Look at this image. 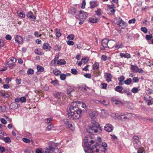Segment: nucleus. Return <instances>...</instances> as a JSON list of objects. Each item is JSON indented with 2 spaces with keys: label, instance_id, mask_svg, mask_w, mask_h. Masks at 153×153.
<instances>
[{
  "label": "nucleus",
  "instance_id": "9",
  "mask_svg": "<svg viewBox=\"0 0 153 153\" xmlns=\"http://www.w3.org/2000/svg\"><path fill=\"white\" fill-rule=\"evenodd\" d=\"M26 15L27 18L31 21H34L36 19V17L33 15V13L31 11L28 12L27 13Z\"/></svg>",
  "mask_w": 153,
  "mask_h": 153
},
{
  "label": "nucleus",
  "instance_id": "38",
  "mask_svg": "<svg viewBox=\"0 0 153 153\" xmlns=\"http://www.w3.org/2000/svg\"><path fill=\"white\" fill-rule=\"evenodd\" d=\"M34 52L36 54L38 55H41L42 54V53L38 49H36L34 51Z\"/></svg>",
  "mask_w": 153,
  "mask_h": 153
},
{
  "label": "nucleus",
  "instance_id": "8",
  "mask_svg": "<svg viewBox=\"0 0 153 153\" xmlns=\"http://www.w3.org/2000/svg\"><path fill=\"white\" fill-rule=\"evenodd\" d=\"M59 151V149H56L50 146L49 147L48 149H47L45 151V153H56L55 151Z\"/></svg>",
  "mask_w": 153,
  "mask_h": 153
},
{
  "label": "nucleus",
  "instance_id": "30",
  "mask_svg": "<svg viewBox=\"0 0 153 153\" xmlns=\"http://www.w3.org/2000/svg\"><path fill=\"white\" fill-rule=\"evenodd\" d=\"M56 36L59 38L61 35V34L59 30L58 29H56Z\"/></svg>",
  "mask_w": 153,
  "mask_h": 153
},
{
  "label": "nucleus",
  "instance_id": "36",
  "mask_svg": "<svg viewBox=\"0 0 153 153\" xmlns=\"http://www.w3.org/2000/svg\"><path fill=\"white\" fill-rule=\"evenodd\" d=\"M6 106H0V111L4 112L6 111Z\"/></svg>",
  "mask_w": 153,
  "mask_h": 153
},
{
  "label": "nucleus",
  "instance_id": "11",
  "mask_svg": "<svg viewBox=\"0 0 153 153\" xmlns=\"http://www.w3.org/2000/svg\"><path fill=\"white\" fill-rule=\"evenodd\" d=\"M112 77V75L110 73H105L104 74V78L108 82L111 81Z\"/></svg>",
  "mask_w": 153,
  "mask_h": 153
},
{
  "label": "nucleus",
  "instance_id": "26",
  "mask_svg": "<svg viewBox=\"0 0 153 153\" xmlns=\"http://www.w3.org/2000/svg\"><path fill=\"white\" fill-rule=\"evenodd\" d=\"M112 102L113 104H115L116 105H122L121 102L119 100H112Z\"/></svg>",
  "mask_w": 153,
  "mask_h": 153
},
{
  "label": "nucleus",
  "instance_id": "24",
  "mask_svg": "<svg viewBox=\"0 0 153 153\" xmlns=\"http://www.w3.org/2000/svg\"><path fill=\"white\" fill-rule=\"evenodd\" d=\"M123 46V45L121 43H118L117 44L114 46H113L114 47L113 48H115V50H117L120 48H122Z\"/></svg>",
  "mask_w": 153,
  "mask_h": 153
},
{
  "label": "nucleus",
  "instance_id": "55",
  "mask_svg": "<svg viewBox=\"0 0 153 153\" xmlns=\"http://www.w3.org/2000/svg\"><path fill=\"white\" fill-rule=\"evenodd\" d=\"M67 43L69 45H74V42L72 41L68 40L67 41Z\"/></svg>",
  "mask_w": 153,
  "mask_h": 153
},
{
  "label": "nucleus",
  "instance_id": "16",
  "mask_svg": "<svg viewBox=\"0 0 153 153\" xmlns=\"http://www.w3.org/2000/svg\"><path fill=\"white\" fill-rule=\"evenodd\" d=\"M42 48L44 50H46V51H50L51 48V47L50 45V44L48 43H44Z\"/></svg>",
  "mask_w": 153,
  "mask_h": 153
},
{
  "label": "nucleus",
  "instance_id": "3",
  "mask_svg": "<svg viewBox=\"0 0 153 153\" xmlns=\"http://www.w3.org/2000/svg\"><path fill=\"white\" fill-rule=\"evenodd\" d=\"M102 130L99 124L93 120H91V124L88 126L86 128L87 132L90 135H94L97 133H100Z\"/></svg>",
  "mask_w": 153,
  "mask_h": 153
},
{
  "label": "nucleus",
  "instance_id": "17",
  "mask_svg": "<svg viewBox=\"0 0 153 153\" xmlns=\"http://www.w3.org/2000/svg\"><path fill=\"white\" fill-rule=\"evenodd\" d=\"M117 25H118L119 26H127V23L123 21L121 18H119L117 22Z\"/></svg>",
  "mask_w": 153,
  "mask_h": 153
},
{
  "label": "nucleus",
  "instance_id": "1",
  "mask_svg": "<svg viewBox=\"0 0 153 153\" xmlns=\"http://www.w3.org/2000/svg\"><path fill=\"white\" fill-rule=\"evenodd\" d=\"M82 111L78 107L77 103L72 102L69 107V110L68 111L69 117L73 120L77 119L81 116Z\"/></svg>",
  "mask_w": 153,
  "mask_h": 153
},
{
  "label": "nucleus",
  "instance_id": "27",
  "mask_svg": "<svg viewBox=\"0 0 153 153\" xmlns=\"http://www.w3.org/2000/svg\"><path fill=\"white\" fill-rule=\"evenodd\" d=\"M97 18L91 17L89 19V21L92 23H95L97 22Z\"/></svg>",
  "mask_w": 153,
  "mask_h": 153
},
{
  "label": "nucleus",
  "instance_id": "44",
  "mask_svg": "<svg viewBox=\"0 0 153 153\" xmlns=\"http://www.w3.org/2000/svg\"><path fill=\"white\" fill-rule=\"evenodd\" d=\"M17 13L19 16L21 17L24 18L25 17V14L22 12H20L19 13L17 12Z\"/></svg>",
  "mask_w": 153,
  "mask_h": 153
},
{
  "label": "nucleus",
  "instance_id": "29",
  "mask_svg": "<svg viewBox=\"0 0 153 153\" xmlns=\"http://www.w3.org/2000/svg\"><path fill=\"white\" fill-rule=\"evenodd\" d=\"M132 79L131 78H128L124 82V83L127 85H129L131 83Z\"/></svg>",
  "mask_w": 153,
  "mask_h": 153
},
{
  "label": "nucleus",
  "instance_id": "33",
  "mask_svg": "<svg viewBox=\"0 0 153 153\" xmlns=\"http://www.w3.org/2000/svg\"><path fill=\"white\" fill-rule=\"evenodd\" d=\"M37 69L39 71L43 72L44 71V68L40 65H38L37 66Z\"/></svg>",
  "mask_w": 153,
  "mask_h": 153
},
{
  "label": "nucleus",
  "instance_id": "5",
  "mask_svg": "<svg viewBox=\"0 0 153 153\" xmlns=\"http://www.w3.org/2000/svg\"><path fill=\"white\" fill-rule=\"evenodd\" d=\"M116 117L119 120L123 121H125L131 118L132 115L131 113H121L117 114Z\"/></svg>",
  "mask_w": 153,
  "mask_h": 153
},
{
  "label": "nucleus",
  "instance_id": "14",
  "mask_svg": "<svg viewBox=\"0 0 153 153\" xmlns=\"http://www.w3.org/2000/svg\"><path fill=\"white\" fill-rule=\"evenodd\" d=\"M104 129L107 132H111L113 129V126L110 124H107L104 127Z\"/></svg>",
  "mask_w": 153,
  "mask_h": 153
},
{
  "label": "nucleus",
  "instance_id": "12",
  "mask_svg": "<svg viewBox=\"0 0 153 153\" xmlns=\"http://www.w3.org/2000/svg\"><path fill=\"white\" fill-rule=\"evenodd\" d=\"M88 115L91 119H94L98 115L97 112L96 111H91L88 114Z\"/></svg>",
  "mask_w": 153,
  "mask_h": 153
},
{
  "label": "nucleus",
  "instance_id": "57",
  "mask_svg": "<svg viewBox=\"0 0 153 153\" xmlns=\"http://www.w3.org/2000/svg\"><path fill=\"white\" fill-rule=\"evenodd\" d=\"M152 38V36L150 35H146V39L147 40H150Z\"/></svg>",
  "mask_w": 153,
  "mask_h": 153
},
{
  "label": "nucleus",
  "instance_id": "49",
  "mask_svg": "<svg viewBox=\"0 0 153 153\" xmlns=\"http://www.w3.org/2000/svg\"><path fill=\"white\" fill-rule=\"evenodd\" d=\"M138 89L137 88L134 87L131 90V91L134 93H137L138 92Z\"/></svg>",
  "mask_w": 153,
  "mask_h": 153
},
{
  "label": "nucleus",
  "instance_id": "6",
  "mask_svg": "<svg viewBox=\"0 0 153 153\" xmlns=\"http://www.w3.org/2000/svg\"><path fill=\"white\" fill-rule=\"evenodd\" d=\"M62 123L64 124L66 127L68 128L72 131L75 129L74 123L71 121H69L68 119H64L62 120Z\"/></svg>",
  "mask_w": 153,
  "mask_h": 153
},
{
  "label": "nucleus",
  "instance_id": "37",
  "mask_svg": "<svg viewBox=\"0 0 153 153\" xmlns=\"http://www.w3.org/2000/svg\"><path fill=\"white\" fill-rule=\"evenodd\" d=\"M74 36L73 34H71L68 35V36L67 38L69 40H73L74 39Z\"/></svg>",
  "mask_w": 153,
  "mask_h": 153
},
{
  "label": "nucleus",
  "instance_id": "59",
  "mask_svg": "<svg viewBox=\"0 0 153 153\" xmlns=\"http://www.w3.org/2000/svg\"><path fill=\"white\" fill-rule=\"evenodd\" d=\"M125 77L123 76H121L118 78V80L119 81H123L125 79Z\"/></svg>",
  "mask_w": 153,
  "mask_h": 153
},
{
  "label": "nucleus",
  "instance_id": "53",
  "mask_svg": "<svg viewBox=\"0 0 153 153\" xmlns=\"http://www.w3.org/2000/svg\"><path fill=\"white\" fill-rule=\"evenodd\" d=\"M66 76V75L65 74H62L60 75V78L61 80H64L65 79Z\"/></svg>",
  "mask_w": 153,
  "mask_h": 153
},
{
  "label": "nucleus",
  "instance_id": "63",
  "mask_svg": "<svg viewBox=\"0 0 153 153\" xmlns=\"http://www.w3.org/2000/svg\"><path fill=\"white\" fill-rule=\"evenodd\" d=\"M136 21L135 19L134 18L131 20H129L128 21V22L129 24L134 23Z\"/></svg>",
  "mask_w": 153,
  "mask_h": 153
},
{
  "label": "nucleus",
  "instance_id": "61",
  "mask_svg": "<svg viewBox=\"0 0 153 153\" xmlns=\"http://www.w3.org/2000/svg\"><path fill=\"white\" fill-rule=\"evenodd\" d=\"M132 80L134 82H137L139 81V79L137 77H134L133 78Z\"/></svg>",
  "mask_w": 153,
  "mask_h": 153
},
{
  "label": "nucleus",
  "instance_id": "51",
  "mask_svg": "<svg viewBox=\"0 0 153 153\" xmlns=\"http://www.w3.org/2000/svg\"><path fill=\"white\" fill-rule=\"evenodd\" d=\"M71 73L74 74H76L77 73V71L75 69H72L71 70Z\"/></svg>",
  "mask_w": 153,
  "mask_h": 153
},
{
  "label": "nucleus",
  "instance_id": "13",
  "mask_svg": "<svg viewBox=\"0 0 153 153\" xmlns=\"http://www.w3.org/2000/svg\"><path fill=\"white\" fill-rule=\"evenodd\" d=\"M132 140L133 144H134V146L137 147V145L140 143L139 140V137L136 136H134L132 138Z\"/></svg>",
  "mask_w": 153,
  "mask_h": 153
},
{
  "label": "nucleus",
  "instance_id": "35",
  "mask_svg": "<svg viewBox=\"0 0 153 153\" xmlns=\"http://www.w3.org/2000/svg\"><path fill=\"white\" fill-rule=\"evenodd\" d=\"M79 89L82 91H86L87 90V88H88L86 86H79L78 87Z\"/></svg>",
  "mask_w": 153,
  "mask_h": 153
},
{
  "label": "nucleus",
  "instance_id": "10",
  "mask_svg": "<svg viewBox=\"0 0 153 153\" xmlns=\"http://www.w3.org/2000/svg\"><path fill=\"white\" fill-rule=\"evenodd\" d=\"M53 95L56 98L61 100L62 99L63 97L65 96V94L64 93L58 92H56L54 93Z\"/></svg>",
  "mask_w": 153,
  "mask_h": 153
},
{
  "label": "nucleus",
  "instance_id": "39",
  "mask_svg": "<svg viewBox=\"0 0 153 153\" xmlns=\"http://www.w3.org/2000/svg\"><path fill=\"white\" fill-rule=\"evenodd\" d=\"M95 12L98 16H99L101 15V10L100 9H98L97 10L95 11Z\"/></svg>",
  "mask_w": 153,
  "mask_h": 153
},
{
  "label": "nucleus",
  "instance_id": "20",
  "mask_svg": "<svg viewBox=\"0 0 153 153\" xmlns=\"http://www.w3.org/2000/svg\"><path fill=\"white\" fill-rule=\"evenodd\" d=\"M90 7L94 8L98 6L97 2L96 1H91L90 2Z\"/></svg>",
  "mask_w": 153,
  "mask_h": 153
},
{
  "label": "nucleus",
  "instance_id": "64",
  "mask_svg": "<svg viewBox=\"0 0 153 153\" xmlns=\"http://www.w3.org/2000/svg\"><path fill=\"white\" fill-rule=\"evenodd\" d=\"M101 59L103 61H106L107 59V57L105 55H102L101 56Z\"/></svg>",
  "mask_w": 153,
  "mask_h": 153
},
{
  "label": "nucleus",
  "instance_id": "54",
  "mask_svg": "<svg viewBox=\"0 0 153 153\" xmlns=\"http://www.w3.org/2000/svg\"><path fill=\"white\" fill-rule=\"evenodd\" d=\"M141 30L145 33H146L147 32V29L145 27H143L141 28Z\"/></svg>",
  "mask_w": 153,
  "mask_h": 153
},
{
  "label": "nucleus",
  "instance_id": "32",
  "mask_svg": "<svg viewBox=\"0 0 153 153\" xmlns=\"http://www.w3.org/2000/svg\"><path fill=\"white\" fill-rule=\"evenodd\" d=\"M99 68V64L97 62L95 63L93 65V70H97Z\"/></svg>",
  "mask_w": 153,
  "mask_h": 153
},
{
  "label": "nucleus",
  "instance_id": "19",
  "mask_svg": "<svg viewBox=\"0 0 153 153\" xmlns=\"http://www.w3.org/2000/svg\"><path fill=\"white\" fill-rule=\"evenodd\" d=\"M16 59L13 57H12L7 60L6 62V63L7 65H12L16 62Z\"/></svg>",
  "mask_w": 153,
  "mask_h": 153
},
{
  "label": "nucleus",
  "instance_id": "50",
  "mask_svg": "<svg viewBox=\"0 0 153 153\" xmlns=\"http://www.w3.org/2000/svg\"><path fill=\"white\" fill-rule=\"evenodd\" d=\"M51 83L54 85H56L58 83V81L57 80H55L53 81L52 80Z\"/></svg>",
  "mask_w": 153,
  "mask_h": 153
},
{
  "label": "nucleus",
  "instance_id": "23",
  "mask_svg": "<svg viewBox=\"0 0 153 153\" xmlns=\"http://www.w3.org/2000/svg\"><path fill=\"white\" fill-rule=\"evenodd\" d=\"M120 56L121 58L124 57L125 58H127V59L130 58L131 56L130 54L129 53H120Z\"/></svg>",
  "mask_w": 153,
  "mask_h": 153
},
{
  "label": "nucleus",
  "instance_id": "58",
  "mask_svg": "<svg viewBox=\"0 0 153 153\" xmlns=\"http://www.w3.org/2000/svg\"><path fill=\"white\" fill-rule=\"evenodd\" d=\"M52 121V118H47L46 120V123H49L51 122Z\"/></svg>",
  "mask_w": 153,
  "mask_h": 153
},
{
  "label": "nucleus",
  "instance_id": "52",
  "mask_svg": "<svg viewBox=\"0 0 153 153\" xmlns=\"http://www.w3.org/2000/svg\"><path fill=\"white\" fill-rule=\"evenodd\" d=\"M53 72L55 75L58 76L60 73V71L58 70H55L53 71Z\"/></svg>",
  "mask_w": 153,
  "mask_h": 153
},
{
  "label": "nucleus",
  "instance_id": "22",
  "mask_svg": "<svg viewBox=\"0 0 153 153\" xmlns=\"http://www.w3.org/2000/svg\"><path fill=\"white\" fill-rule=\"evenodd\" d=\"M115 90L120 93L123 94V92L122 91L123 89V87L121 86H116L114 88Z\"/></svg>",
  "mask_w": 153,
  "mask_h": 153
},
{
  "label": "nucleus",
  "instance_id": "34",
  "mask_svg": "<svg viewBox=\"0 0 153 153\" xmlns=\"http://www.w3.org/2000/svg\"><path fill=\"white\" fill-rule=\"evenodd\" d=\"M34 70L32 69L29 68L27 71V73L28 75H32L33 74Z\"/></svg>",
  "mask_w": 153,
  "mask_h": 153
},
{
  "label": "nucleus",
  "instance_id": "40",
  "mask_svg": "<svg viewBox=\"0 0 153 153\" xmlns=\"http://www.w3.org/2000/svg\"><path fill=\"white\" fill-rule=\"evenodd\" d=\"M26 98L25 97H22L19 98V100L22 103L25 102H26Z\"/></svg>",
  "mask_w": 153,
  "mask_h": 153
},
{
  "label": "nucleus",
  "instance_id": "56",
  "mask_svg": "<svg viewBox=\"0 0 153 153\" xmlns=\"http://www.w3.org/2000/svg\"><path fill=\"white\" fill-rule=\"evenodd\" d=\"M22 140L24 142L26 143H29L30 142V140L26 138H22Z\"/></svg>",
  "mask_w": 153,
  "mask_h": 153
},
{
  "label": "nucleus",
  "instance_id": "42",
  "mask_svg": "<svg viewBox=\"0 0 153 153\" xmlns=\"http://www.w3.org/2000/svg\"><path fill=\"white\" fill-rule=\"evenodd\" d=\"M4 140L6 143H10L11 142L10 138L8 137H4Z\"/></svg>",
  "mask_w": 153,
  "mask_h": 153
},
{
  "label": "nucleus",
  "instance_id": "47",
  "mask_svg": "<svg viewBox=\"0 0 153 153\" xmlns=\"http://www.w3.org/2000/svg\"><path fill=\"white\" fill-rule=\"evenodd\" d=\"M76 9L74 8H72L69 12L71 14L73 15L75 14Z\"/></svg>",
  "mask_w": 153,
  "mask_h": 153
},
{
  "label": "nucleus",
  "instance_id": "4",
  "mask_svg": "<svg viewBox=\"0 0 153 153\" xmlns=\"http://www.w3.org/2000/svg\"><path fill=\"white\" fill-rule=\"evenodd\" d=\"M114 41L111 40L109 41L108 39H103L102 41V47L101 48L102 50H104L107 47L111 48H113V45L114 44Z\"/></svg>",
  "mask_w": 153,
  "mask_h": 153
},
{
  "label": "nucleus",
  "instance_id": "7",
  "mask_svg": "<svg viewBox=\"0 0 153 153\" xmlns=\"http://www.w3.org/2000/svg\"><path fill=\"white\" fill-rule=\"evenodd\" d=\"M87 13L83 10L79 11V13L76 15V18L79 20H85L88 17Z\"/></svg>",
  "mask_w": 153,
  "mask_h": 153
},
{
  "label": "nucleus",
  "instance_id": "31",
  "mask_svg": "<svg viewBox=\"0 0 153 153\" xmlns=\"http://www.w3.org/2000/svg\"><path fill=\"white\" fill-rule=\"evenodd\" d=\"M101 102H102L101 103V104H102L105 105H107L109 104V101L107 100H104Z\"/></svg>",
  "mask_w": 153,
  "mask_h": 153
},
{
  "label": "nucleus",
  "instance_id": "28",
  "mask_svg": "<svg viewBox=\"0 0 153 153\" xmlns=\"http://www.w3.org/2000/svg\"><path fill=\"white\" fill-rule=\"evenodd\" d=\"M101 115L102 116L104 117L107 115V111L105 110H102L101 111Z\"/></svg>",
  "mask_w": 153,
  "mask_h": 153
},
{
  "label": "nucleus",
  "instance_id": "15",
  "mask_svg": "<svg viewBox=\"0 0 153 153\" xmlns=\"http://www.w3.org/2000/svg\"><path fill=\"white\" fill-rule=\"evenodd\" d=\"M15 40L18 44H21L23 42V38L21 36L19 35L16 36L15 37Z\"/></svg>",
  "mask_w": 153,
  "mask_h": 153
},
{
  "label": "nucleus",
  "instance_id": "18",
  "mask_svg": "<svg viewBox=\"0 0 153 153\" xmlns=\"http://www.w3.org/2000/svg\"><path fill=\"white\" fill-rule=\"evenodd\" d=\"M18 108V104L16 102L12 103L9 106V109L13 110L17 109Z\"/></svg>",
  "mask_w": 153,
  "mask_h": 153
},
{
  "label": "nucleus",
  "instance_id": "48",
  "mask_svg": "<svg viewBox=\"0 0 153 153\" xmlns=\"http://www.w3.org/2000/svg\"><path fill=\"white\" fill-rule=\"evenodd\" d=\"M146 102L147 103L148 105H149L152 104L153 103V101L152 99L148 100H147V101Z\"/></svg>",
  "mask_w": 153,
  "mask_h": 153
},
{
  "label": "nucleus",
  "instance_id": "43",
  "mask_svg": "<svg viewBox=\"0 0 153 153\" xmlns=\"http://www.w3.org/2000/svg\"><path fill=\"white\" fill-rule=\"evenodd\" d=\"M53 127V125H50L48 126L46 128V130L49 131H51L52 128Z\"/></svg>",
  "mask_w": 153,
  "mask_h": 153
},
{
  "label": "nucleus",
  "instance_id": "25",
  "mask_svg": "<svg viewBox=\"0 0 153 153\" xmlns=\"http://www.w3.org/2000/svg\"><path fill=\"white\" fill-rule=\"evenodd\" d=\"M66 63V61L64 59H60L57 61V64L59 65H62L65 64Z\"/></svg>",
  "mask_w": 153,
  "mask_h": 153
},
{
  "label": "nucleus",
  "instance_id": "41",
  "mask_svg": "<svg viewBox=\"0 0 153 153\" xmlns=\"http://www.w3.org/2000/svg\"><path fill=\"white\" fill-rule=\"evenodd\" d=\"M101 86L102 89H106L107 84L105 83H102L101 84Z\"/></svg>",
  "mask_w": 153,
  "mask_h": 153
},
{
  "label": "nucleus",
  "instance_id": "45",
  "mask_svg": "<svg viewBox=\"0 0 153 153\" xmlns=\"http://www.w3.org/2000/svg\"><path fill=\"white\" fill-rule=\"evenodd\" d=\"M81 60L82 62L84 63H87L88 61V58H82L81 59Z\"/></svg>",
  "mask_w": 153,
  "mask_h": 153
},
{
  "label": "nucleus",
  "instance_id": "46",
  "mask_svg": "<svg viewBox=\"0 0 153 153\" xmlns=\"http://www.w3.org/2000/svg\"><path fill=\"white\" fill-rule=\"evenodd\" d=\"M56 60H55L54 59L53 60H52L50 63V65L51 66H55L56 65Z\"/></svg>",
  "mask_w": 153,
  "mask_h": 153
},
{
  "label": "nucleus",
  "instance_id": "60",
  "mask_svg": "<svg viewBox=\"0 0 153 153\" xmlns=\"http://www.w3.org/2000/svg\"><path fill=\"white\" fill-rule=\"evenodd\" d=\"M5 39L7 40H11L12 39V37L10 35H7L5 36Z\"/></svg>",
  "mask_w": 153,
  "mask_h": 153
},
{
  "label": "nucleus",
  "instance_id": "21",
  "mask_svg": "<svg viewBox=\"0 0 153 153\" xmlns=\"http://www.w3.org/2000/svg\"><path fill=\"white\" fill-rule=\"evenodd\" d=\"M138 67L136 65H131V69L134 73L137 72Z\"/></svg>",
  "mask_w": 153,
  "mask_h": 153
},
{
  "label": "nucleus",
  "instance_id": "2",
  "mask_svg": "<svg viewBox=\"0 0 153 153\" xmlns=\"http://www.w3.org/2000/svg\"><path fill=\"white\" fill-rule=\"evenodd\" d=\"M91 138L87 136L85 137L83 142L84 145L91 151L92 153H105V149L103 148L102 150H99L96 146V143L93 140H91Z\"/></svg>",
  "mask_w": 153,
  "mask_h": 153
},
{
  "label": "nucleus",
  "instance_id": "62",
  "mask_svg": "<svg viewBox=\"0 0 153 153\" xmlns=\"http://www.w3.org/2000/svg\"><path fill=\"white\" fill-rule=\"evenodd\" d=\"M114 7L115 8V7L114 4H113L112 7H111L110 9L111 12H114L115 11V10L114 8Z\"/></svg>",
  "mask_w": 153,
  "mask_h": 153
}]
</instances>
